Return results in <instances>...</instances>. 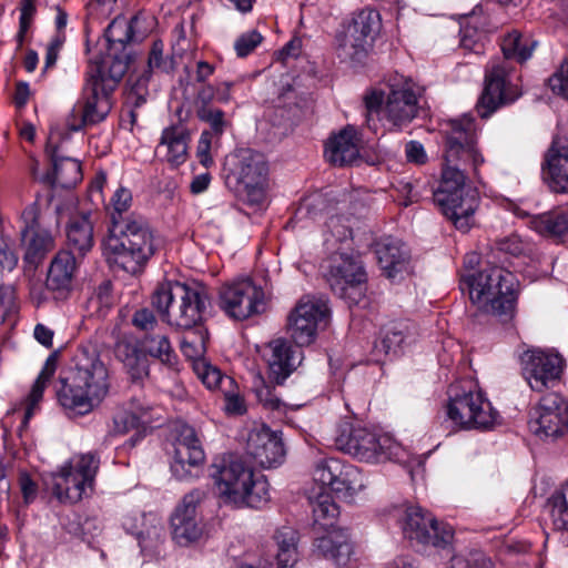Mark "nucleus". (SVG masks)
Segmentation results:
<instances>
[{"label": "nucleus", "mask_w": 568, "mask_h": 568, "mask_svg": "<svg viewBox=\"0 0 568 568\" xmlns=\"http://www.w3.org/2000/svg\"><path fill=\"white\" fill-rule=\"evenodd\" d=\"M442 132L445 138L444 165L440 186L433 193V199L457 230L467 232L474 225L479 194L466 184V179L470 171L476 173L484 163L477 148L474 119L464 115L449 120Z\"/></svg>", "instance_id": "f257e3e1"}, {"label": "nucleus", "mask_w": 568, "mask_h": 568, "mask_svg": "<svg viewBox=\"0 0 568 568\" xmlns=\"http://www.w3.org/2000/svg\"><path fill=\"white\" fill-rule=\"evenodd\" d=\"M111 226L105 240V258L114 267L131 275L143 273L158 244L149 222L141 215L128 214L132 193L120 186L111 199Z\"/></svg>", "instance_id": "f03ea898"}, {"label": "nucleus", "mask_w": 568, "mask_h": 568, "mask_svg": "<svg viewBox=\"0 0 568 568\" xmlns=\"http://www.w3.org/2000/svg\"><path fill=\"white\" fill-rule=\"evenodd\" d=\"M109 375L97 352L80 347L74 355V367L68 376H60L57 398L61 406L75 415L90 413L108 394Z\"/></svg>", "instance_id": "7ed1b4c3"}, {"label": "nucleus", "mask_w": 568, "mask_h": 568, "mask_svg": "<svg viewBox=\"0 0 568 568\" xmlns=\"http://www.w3.org/2000/svg\"><path fill=\"white\" fill-rule=\"evenodd\" d=\"M535 47L536 41L524 38L518 32H511L504 38V59L491 61L486 70L485 88L476 105L480 118H488L499 106L513 103L521 95L518 85L513 81V65L509 60L525 62L531 57Z\"/></svg>", "instance_id": "20e7f679"}, {"label": "nucleus", "mask_w": 568, "mask_h": 568, "mask_svg": "<svg viewBox=\"0 0 568 568\" xmlns=\"http://www.w3.org/2000/svg\"><path fill=\"white\" fill-rule=\"evenodd\" d=\"M215 489L225 505L236 509H261L271 499L266 477L233 453L222 455L215 463Z\"/></svg>", "instance_id": "39448f33"}, {"label": "nucleus", "mask_w": 568, "mask_h": 568, "mask_svg": "<svg viewBox=\"0 0 568 568\" xmlns=\"http://www.w3.org/2000/svg\"><path fill=\"white\" fill-rule=\"evenodd\" d=\"M129 57L109 52L100 62L90 65L82 89V112L79 124L71 130L104 121L112 109V93L126 73Z\"/></svg>", "instance_id": "423d86ee"}, {"label": "nucleus", "mask_w": 568, "mask_h": 568, "mask_svg": "<svg viewBox=\"0 0 568 568\" xmlns=\"http://www.w3.org/2000/svg\"><path fill=\"white\" fill-rule=\"evenodd\" d=\"M222 179L227 189L254 212L268 206V166L265 156L252 149H240L225 156Z\"/></svg>", "instance_id": "0eeeda50"}, {"label": "nucleus", "mask_w": 568, "mask_h": 568, "mask_svg": "<svg viewBox=\"0 0 568 568\" xmlns=\"http://www.w3.org/2000/svg\"><path fill=\"white\" fill-rule=\"evenodd\" d=\"M207 302L209 295L197 282H165L158 286L151 297L162 321L175 331L200 327L205 321Z\"/></svg>", "instance_id": "6e6552de"}, {"label": "nucleus", "mask_w": 568, "mask_h": 568, "mask_svg": "<svg viewBox=\"0 0 568 568\" xmlns=\"http://www.w3.org/2000/svg\"><path fill=\"white\" fill-rule=\"evenodd\" d=\"M515 286V275L500 266L464 274L460 278V290L468 293L471 303L501 321L513 317L517 298Z\"/></svg>", "instance_id": "1a4fd4ad"}, {"label": "nucleus", "mask_w": 568, "mask_h": 568, "mask_svg": "<svg viewBox=\"0 0 568 568\" xmlns=\"http://www.w3.org/2000/svg\"><path fill=\"white\" fill-rule=\"evenodd\" d=\"M420 89L410 79H394L384 102L382 93L373 92L365 98L366 123L376 131L373 115L383 114L392 126L400 130L410 123L418 114V98Z\"/></svg>", "instance_id": "9d476101"}, {"label": "nucleus", "mask_w": 568, "mask_h": 568, "mask_svg": "<svg viewBox=\"0 0 568 568\" xmlns=\"http://www.w3.org/2000/svg\"><path fill=\"white\" fill-rule=\"evenodd\" d=\"M447 417L463 429H491L498 413L471 382L452 384L448 388Z\"/></svg>", "instance_id": "9b49d317"}, {"label": "nucleus", "mask_w": 568, "mask_h": 568, "mask_svg": "<svg viewBox=\"0 0 568 568\" xmlns=\"http://www.w3.org/2000/svg\"><path fill=\"white\" fill-rule=\"evenodd\" d=\"M338 448L355 458L367 463L389 459L397 448L395 442L386 435H377L361 426L343 423L336 436Z\"/></svg>", "instance_id": "f8f14e48"}, {"label": "nucleus", "mask_w": 568, "mask_h": 568, "mask_svg": "<svg viewBox=\"0 0 568 568\" xmlns=\"http://www.w3.org/2000/svg\"><path fill=\"white\" fill-rule=\"evenodd\" d=\"M378 11L366 8L359 11L345 30L336 37V52L342 61L361 62L381 30Z\"/></svg>", "instance_id": "ddd939ff"}, {"label": "nucleus", "mask_w": 568, "mask_h": 568, "mask_svg": "<svg viewBox=\"0 0 568 568\" xmlns=\"http://www.w3.org/2000/svg\"><path fill=\"white\" fill-rule=\"evenodd\" d=\"M24 227L21 231L24 245V261L37 266L54 248L52 223L58 226L55 214H41L36 203L29 205L22 212Z\"/></svg>", "instance_id": "4468645a"}, {"label": "nucleus", "mask_w": 568, "mask_h": 568, "mask_svg": "<svg viewBox=\"0 0 568 568\" xmlns=\"http://www.w3.org/2000/svg\"><path fill=\"white\" fill-rule=\"evenodd\" d=\"M329 308L323 298L303 297L287 317V333L298 347L311 345L317 331L327 325Z\"/></svg>", "instance_id": "2eb2a0df"}, {"label": "nucleus", "mask_w": 568, "mask_h": 568, "mask_svg": "<svg viewBox=\"0 0 568 568\" xmlns=\"http://www.w3.org/2000/svg\"><path fill=\"white\" fill-rule=\"evenodd\" d=\"M220 307L227 316L244 321L266 310V296L250 278L225 284L220 290Z\"/></svg>", "instance_id": "dca6fc26"}, {"label": "nucleus", "mask_w": 568, "mask_h": 568, "mask_svg": "<svg viewBox=\"0 0 568 568\" xmlns=\"http://www.w3.org/2000/svg\"><path fill=\"white\" fill-rule=\"evenodd\" d=\"M403 531L410 540L443 550L449 549L454 539L452 526L438 521L418 506L405 509Z\"/></svg>", "instance_id": "f3484780"}, {"label": "nucleus", "mask_w": 568, "mask_h": 568, "mask_svg": "<svg viewBox=\"0 0 568 568\" xmlns=\"http://www.w3.org/2000/svg\"><path fill=\"white\" fill-rule=\"evenodd\" d=\"M171 473L179 480H193L203 474L205 455L192 427H180L173 443Z\"/></svg>", "instance_id": "a211bd4d"}, {"label": "nucleus", "mask_w": 568, "mask_h": 568, "mask_svg": "<svg viewBox=\"0 0 568 568\" xmlns=\"http://www.w3.org/2000/svg\"><path fill=\"white\" fill-rule=\"evenodd\" d=\"M523 376L534 392L554 387L561 378L565 359L558 353L528 349L521 355Z\"/></svg>", "instance_id": "6ab92c4d"}, {"label": "nucleus", "mask_w": 568, "mask_h": 568, "mask_svg": "<svg viewBox=\"0 0 568 568\" xmlns=\"http://www.w3.org/2000/svg\"><path fill=\"white\" fill-rule=\"evenodd\" d=\"M314 480L322 485L320 490H331L344 499L352 498L363 486L357 468L334 457L324 458L316 464Z\"/></svg>", "instance_id": "aec40b11"}, {"label": "nucleus", "mask_w": 568, "mask_h": 568, "mask_svg": "<svg viewBox=\"0 0 568 568\" xmlns=\"http://www.w3.org/2000/svg\"><path fill=\"white\" fill-rule=\"evenodd\" d=\"M207 496V491L194 488L175 507L171 516V529L173 539L180 546H189L201 538L203 528L196 520V508Z\"/></svg>", "instance_id": "412c9836"}, {"label": "nucleus", "mask_w": 568, "mask_h": 568, "mask_svg": "<svg viewBox=\"0 0 568 568\" xmlns=\"http://www.w3.org/2000/svg\"><path fill=\"white\" fill-rule=\"evenodd\" d=\"M531 427L540 436L561 435L568 427V403L558 393L545 395L534 409Z\"/></svg>", "instance_id": "4be33fe9"}, {"label": "nucleus", "mask_w": 568, "mask_h": 568, "mask_svg": "<svg viewBox=\"0 0 568 568\" xmlns=\"http://www.w3.org/2000/svg\"><path fill=\"white\" fill-rule=\"evenodd\" d=\"M246 449L254 460L264 468L281 464L285 457L282 433L272 430L266 425L250 432Z\"/></svg>", "instance_id": "5701e85b"}, {"label": "nucleus", "mask_w": 568, "mask_h": 568, "mask_svg": "<svg viewBox=\"0 0 568 568\" xmlns=\"http://www.w3.org/2000/svg\"><path fill=\"white\" fill-rule=\"evenodd\" d=\"M375 254L383 271L389 280H400L410 272V254L407 246L397 239L385 237L375 244Z\"/></svg>", "instance_id": "b1692460"}, {"label": "nucleus", "mask_w": 568, "mask_h": 568, "mask_svg": "<svg viewBox=\"0 0 568 568\" xmlns=\"http://www.w3.org/2000/svg\"><path fill=\"white\" fill-rule=\"evenodd\" d=\"M545 180L555 193H568V140L555 139L545 159Z\"/></svg>", "instance_id": "393cba45"}, {"label": "nucleus", "mask_w": 568, "mask_h": 568, "mask_svg": "<svg viewBox=\"0 0 568 568\" xmlns=\"http://www.w3.org/2000/svg\"><path fill=\"white\" fill-rule=\"evenodd\" d=\"M122 525L128 532L136 537L143 551L156 548L164 535L161 519L152 513L125 516Z\"/></svg>", "instance_id": "a878e982"}, {"label": "nucleus", "mask_w": 568, "mask_h": 568, "mask_svg": "<svg viewBox=\"0 0 568 568\" xmlns=\"http://www.w3.org/2000/svg\"><path fill=\"white\" fill-rule=\"evenodd\" d=\"M271 355L268 357L270 377L282 384L288 375L301 364L302 352L292 347L285 338H275L268 343Z\"/></svg>", "instance_id": "bb28decb"}, {"label": "nucleus", "mask_w": 568, "mask_h": 568, "mask_svg": "<svg viewBox=\"0 0 568 568\" xmlns=\"http://www.w3.org/2000/svg\"><path fill=\"white\" fill-rule=\"evenodd\" d=\"M358 142L355 128L347 125L328 139L325 145L326 160L335 166L353 164L359 156Z\"/></svg>", "instance_id": "cd10ccee"}, {"label": "nucleus", "mask_w": 568, "mask_h": 568, "mask_svg": "<svg viewBox=\"0 0 568 568\" xmlns=\"http://www.w3.org/2000/svg\"><path fill=\"white\" fill-rule=\"evenodd\" d=\"M163 48L162 41H154L149 52L146 68L134 81L132 78L130 79L132 81V93L136 95V105L145 101L143 94L145 93L146 85L153 73L158 71L169 73L173 71L176 65V57L173 54L171 57H164Z\"/></svg>", "instance_id": "c85d7f7f"}, {"label": "nucleus", "mask_w": 568, "mask_h": 568, "mask_svg": "<svg viewBox=\"0 0 568 568\" xmlns=\"http://www.w3.org/2000/svg\"><path fill=\"white\" fill-rule=\"evenodd\" d=\"M45 152L52 162V172L48 173L45 180L53 186L70 189L75 186L82 180L81 164L72 158H62L58 155V146L50 142L47 144Z\"/></svg>", "instance_id": "c756f323"}, {"label": "nucleus", "mask_w": 568, "mask_h": 568, "mask_svg": "<svg viewBox=\"0 0 568 568\" xmlns=\"http://www.w3.org/2000/svg\"><path fill=\"white\" fill-rule=\"evenodd\" d=\"M190 132L181 123L165 128L156 152L164 155L165 160L173 166H179L187 159Z\"/></svg>", "instance_id": "7c9ffc66"}, {"label": "nucleus", "mask_w": 568, "mask_h": 568, "mask_svg": "<svg viewBox=\"0 0 568 568\" xmlns=\"http://www.w3.org/2000/svg\"><path fill=\"white\" fill-rule=\"evenodd\" d=\"M114 355L132 382H141L149 376V358L138 342L119 341L114 347Z\"/></svg>", "instance_id": "2f4dec72"}, {"label": "nucleus", "mask_w": 568, "mask_h": 568, "mask_svg": "<svg viewBox=\"0 0 568 568\" xmlns=\"http://www.w3.org/2000/svg\"><path fill=\"white\" fill-rule=\"evenodd\" d=\"M75 271V257L71 251H60L52 260L45 286L49 291L58 293V297L65 295L72 287Z\"/></svg>", "instance_id": "473e14b6"}, {"label": "nucleus", "mask_w": 568, "mask_h": 568, "mask_svg": "<svg viewBox=\"0 0 568 568\" xmlns=\"http://www.w3.org/2000/svg\"><path fill=\"white\" fill-rule=\"evenodd\" d=\"M412 327L406 322H394L384 326L379 338L374 343L375 354L396 357L403 353L406 344L412 341Z\"/></svg>", "instance_id": "72a5a7b5"}, {"label": "nucleus", "mask_w": 568, "mask_h": 568, "mask_svg": "<svg viewBox=\"0 0 568 568\" xmlns=\"http://www.w3.org/2000/svg\"><path fill=\"white\" fill-rule=\"evenodd\" d=\"M315 547L320 554L332 559L338 567L346 566L353 552L348 534L341 528L332 529L325 536L317 537Z\"/></svg>", "instance_id": "f704fd0d"}, {"label": "nucleus", "mask_w": 568, "mask_h": 568, "mask_svg": "<svg viewBox=\"0 0 568 568\" xmlns=\"http://www.w3.org/2000/svg\"><path fill=\"white\" fill-rule=\"evenodd\" d=\"M529 226L544 237L558 240L568 235V209L556 207L531 215Z\"/></svg>", "instance_id": "c9c22d12"}, {"label": "nucleus", "mask_w": 568, "mask_h": 568, "mask_svg": "<svg viewBox=\"0 0 568 568\" xmlns=\"http://www.w3.org/2000/svg\"><path fill=\"white\" fill-rule=\"evenodd\" d=\"M357 273H365L359 260L346 253H334L328 260L326 278L331 287L343 290L342 284L357 277Z\"/></svg>", "instance_id": "e433bc0d"}, {"label": "nucleus", "mask_w": 568, "mask_h": 568, "mask_svg": "<svg viewBox=\"0 0 568 568\" xmlns=\"http://www.w3.org/2000/svg\"><path fill=\"white\" fill-rule=\"evenodd\" d=\"M81 479L83 478L73 469L72 465L63 466L60 473L52 477L53 495L61 501H79L85 488L89 487L87 483H81Z\"/></svg>", "instance_id": "4c0bfd02"}, {"label": "nucleus", "mask_w": 568, "mask_h": 568, "mask_svg": "<svg viewBox=\"0 0 568 568\" xmlns=\"http://www.w3.org/2000/svg\"><path fill=\"white\" fill-rule=\"evenodd\" d=\"M197 339V343H195L183 338L181 341V351L187 358L193 361V371L196 376L207 389H212L213 384L210 381L211 364L204 357L210 344V332L205 329V333L201 334Z\"/></svg>", "instance_id": "58836bf2"}, {"label": "nucleus", "mask_w": 568, "mask_h": 568, "mask_svg": "<svg viewBox=\"0 0 568 568\" xmlns=\"http://www.w3.org/2000/svg\"><path fill=\"white\" fill-rule=\"evenodd\" d=\"M69 246L80 255L85 254L93 246V225L90 213H80L71 217L67 227Z\"/></svg>", "instance_id": "ea45409f"}, {"label": "nucleus", "mask_w": 568, "mask_h": 568, "mask_svg": "<svg viewBox=\"0 0 568 568\" xmlns=\"http://www.w3.org/2000/svg\"><path fill=\"white\" fill-rule=\"evenodd\" d=\"M215 388H219L223 394L222 410L227 417L243 416L247 412V406L244 397L240 394L235 381L224 375L219 368L215 367Z\"/></svg>", "instance_id": "a19ab883"}, {"label": "nucleus", "mask_w": 568, "mask_h": 568, "mask_svg": "<svg viewBox=\"0 0 568 568\" xmlns=\"http://www.w3.org/2000/svg\"><path fill=\"white\" fill-rule=\"evenodd\" d=\"M144 354L160 361L171 369L178 365V356L171 346L170 339L164 334H146L140 341H136Z\"/></svg>", "instance_id": "79ce46f5"}, {"label": "nucleus", "mask_w": 568, "mask_h": 568, "mask_svg": "<svg viewBox=\"0 0 568 568\" xmlns=\"http://www.w3.org/2000/svg\"><path fill=\"white\" fill-rule=\"evenodd\" d=\"M310 503L312 505L314 525L323 530L332 528L339 510L329 491L320 490L316 495L310 496Z\"/></svg>", "instance_id": "37998d69"}, {"label": "nucleus", "mask_w": 568, "mask_h": 568, "mask_svg": "<svg viewBox=\"0 0 568 568\" xmlns=\"http://www.w3.org/2000/svg\"><path fill=\"white\" fill-rule=\"evenodd\" d=\"M278 551L276 554V568H293L297 560V531L288 526L280 528L274 536Z\"/></svg>", "instance_id": "c03bdc74"}, {"label": "nucleus", "mask_w": 568, "mask_h": 568, "mask_svg": "<svg viewBox=\"0 0 568 568\" xmlns=\"http://www.w3.org/2000/svg\"><path fill=\"white\" fill-rule=\"evenodd\" d=\"M55 371H57V355L52 354L47 358L38 378L36 379V382L31 388V392L28 397V406H27L26 414H24L26 419H29L32 416L33 409L36 408L38 403L42 399L43 390L47 387V384L50 382V379L54 375Z\"/></svg>", "instance_id": "a18cd8bd"}, {"label": "nucleus", "mask_w": 568, "mask_h": 568, "mask_svg": "<svg viewBox=\"0 0 568 568\" xmlns=\"http://www.w3.org/2000/svg\"><path fill=\"white\" fill-rule=\"evenodd\" d=\"M548 506L554 528L568 532V480L549 497Z\"/></svg>", "instance_id": "49530a36"}, {"label": "nucleus", "mask_w": 568, "mask_h": 568, "mask_svg": "<svg viewBox=\"0 0 568 568\" xmlns=\"http://www.w3.org/2000/svg\"><path fill=\"white\" fill-rule=\"evenodd\" d=\"M486 18L475 11L460 23V45L467 50H475L478 41L487 31Z\"/></svg>", "instance_id": "de8ad7c7"}, {"label": "nucleus", "mask_w": 568, "mask_h": 568, "mask_svg": "<svg viewBox=\"0 0 568 568\" xmlns=\"http://www.w3.org/2000/svg\"><path fill=\"white\" fill-rule=\"evenodd\" d=\"M133 20L126 21L124 19H114L106 28L104 32L105 40L109 43V49L115 50L118 44L120 49H123L125 44L131 42L134 36Z\"/></svg>", "instance_id": "09e8293b"}, {"label": "nucleus", "mask_w": 568, "mask_h": 568, "mask_svg": "<svg viewBox=\"0 0 568 568\" xmlns=\"http://www.w3.org/2000/svg\"><path fill=\"white\" fill-rule=\"evenodd\" d=\"M357 277L348 280V283L342 284L343 290L331 287L332 291L342 300L351 305L358 304L365 296L366 291V273H357Z\"/></svg>", "instance_id": "8fccbe9b"}, {"label": "nucleus", "mask_w": 568, "mask_h": 568, "mask_svg": "<svg viewBox=\"0 0 568 568\" xmlns=\"http://www.w3.org/2000/svg\"><path fill=\"white\" fill-rule=\"evenodd\" d=\"M194 111L202 121L213 123V87L207 84L197 88Z\"/></svg>", "instance_id": "3c124183"}, {"label": "nucleus", "mask_w": 568, "mask_h": 568, "mask_svg": "<svg viewBox=\"0 0 568 568\" xmlns=\"http://www.w3.org/2000/svg\"><path fill=\"white\" fill-rule=\"evenodd\" d=\"M255 395L265 409L278 414L285 413L286 404L274 394V387L264 384L263 381L255 386Z\"/></svg>", "instance_id": "603ef678"}, {"label": "nucleus", "mask_w": 568, "mask_h": 568, "mask_svg": "<svg viewBox=\"0 0 568 568\" xmlns=\"http://www.w3.org/2000/svg\"><path fill=\"white\" fill-rule=\"evenodd\" d=\"M447 568H495L490 558L485 554L475 551L468 556H454Z\"/></svg>", "instance_id": "864d4df0"}, {"label": "nucleus", "mask_w": 568, "mask_h": 568, "mask_svg": "<svg viewBox=\"0 0 568 568\" xmlns=\"http://www.w3.org/2000/svg\"><path fill=\"white\" fill-rule=\"evenodd\" d=\"M99 468V459L93 454L81 455L73 466V469L83 478L81 483L92 486Z\"/></svg>", "instance_id": "5fc2aeb1"}, {"label": "nucleus", "mask_w": 568, "mask_h": 568, "mask_svg": "<svg viewBox=\"0 0 568 568\" xmlns=\"http://www.w3.org/2000/svg\"><path fill=\"white\" fill-rule=\"evenodd\" d=\"M263 41V36L256 30H252L241 34L235 43L234 49L239 58H245L251 54L255 48Z\"/></svg>", "instance_id": "6e6d98bb"}, {"label": "nucleus", "mask_w": 568, "mask_h": 568, "mask_svg": "<svg viewBox=\"0 0 568 568\" xmlns=\"http://www.w3.org/2000/svg\"><path fill=\"white\" fill-rule=\"evenodd\" d=\"M548 85L555 94L568 101V61L562 62L548 79Z\"/></svg>", "instance_id": "4d7b16f0"}, {"label": "nucleus", "mask_w": 568, "mask_h": 568, "mask_svg": "<svg viewBox=\"0 0 568 568\" xmlns=\"http://www.w3.org/2000/svg\"><path fill=\"white\" fill-rule=\"evenodd\" d=\"M90 303H94L100 312L109 310L113 303L112 283L109 280L102 281L94 290Z\"/></svg>", "instance_id": "13d9d810"}, {"label": "nucleus", "mask_w": 568, "mask_h": 568, "mask_svg": "<svg viewBox=\"0 0 568 568\" xmlns=\"http://www.w3.org/2000/svg\"><path fill=\"white\" fill-rule=\"evenodd\" d=\"M131 323L136 329L148 333L158 326V318L152 310L141 307L132 314Z\"/></svg>", "instance_id": "bf43d9fd"}, {"label": "nucleus", "mask_w": 568, "mask_h": 568, "mask_svg": "<svg viewBox=\"0 0 568 568\" xmlns=\"http://www.w3.org/2000/svg\"><path fill=\"white\" fill-rule=\"evenodd\" d=\"M16 312L14 290L10 285L0 286V324Z\"/></svg>", "instance_id": "052dcab7"}, {"label": "nucleus", "mask_w": 568, "mask_h": 568, "mask_svg": "<svg viewBox=\"0 0 568 568\" xmlns=\"http://www.w3.org/2000/svg\"><path fill=\"white\" fill-rule=\"evenodd\" d=\"M138 415H132L128 412L119 414L114 418V428L119 434L128 433L131 429H145L146 425H142Z\"/></svg>", "instance_id": "680f3d73"}, {"label": "nucleus", "mask_w": 568, "mask_h": 568, "mask_svg": "<svg viewBox=\"0 0 568 568\" xmlns=\"http://www.w3.org/2000/svg\"><path fill=\"white\" fill-rule=\"evenodd\" d=\"M172 54L176 58H182L184 53L190 49L185 28L182 23H179L174 27L172 31Z\"/></svg>", "instance_id": "e2e57ef3"}, {"label": "nucleus", "mask_w": 568, "mask_h": 568, "mask_svg": "<svg viewBox=\"0 0 568 568\" xmlns=\"http://www.w3.org/2000/svg\"><path fill=\"white\" fill-rule=\"evenodd\" d=\"M213 141V133L210 130H204L200 136L196 146V158L200 163L207 166L212 162L211 148Z\"/></svg>", "instance_id": "0e129e2a"}, {"label": "nucleus", "mask_w": 568, "mask_h": 568, "mask_svg": "<svg viewBox=\"0 0 568 568\" xmlns=\"http://www.w3.org/2000/svg\"><path fill=\"white\" fill-rule=\"evenodd\" d=\"M405 155L408 162L423 165L428 161L423 144L418 141H409L405 144Z\"/></svg>", "instance_id": "69168bd1"}, {"label": "nucleus", "mask_w": 568, "mask_h": 568, "mask_svg": "<svg viewBox=\"0 0 568 568\" xmlns=\"http://www.w3.org/2000/svg\"><path fill=\"white\" fill-rule=\"evenodd\" d=\"M152 407L144 398L133 397L129 403L128 413L138 415L142 425H149L151 423L150 412Z\"/></svg>", "instance_id": "338daca9"}, {"label": "nucleus", "mask_w": 568, "mask_h": 568, "mask_svg": "<svg viewBox=\"0 0 568 568\" xmlns=\"http://www.w3.org/2000/svg\"><path fill=\"white\" fill-rule=\"evenodd\" d=\"M19 486L26 504L33 501L38 494V486L26 471L19 475Z\"/></svg>", "instance_id": "774afa93"}]
</instances>
